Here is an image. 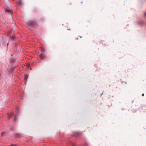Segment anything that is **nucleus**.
<instances>
[{"label": "nucleus", "instance_id": "f257e3e1", "mask_svg": "<svg viewBox=\"0 0 146 146\" xmlns=\"http://www.w3.org/2000/svg\"><path fill=\"white\" fill-rule=\"evenodd\" d=\"M27 23L29 25H33L35 23V22L33 21H29L27 22Z\"/></svg>", "mask_w": 146, "mask_h": 146}, {"label": "nucleus", "instance_id": "f03ea898", "mask_svg": "<svg viewBox=\"0 0 146 146\" xmlns=\"http://www.w3.org/2000/svg\"><path fill=\"white\" fill-rule=\"evenodd\" d=\"M5 11L6 12L8 13H11L12 12V10L10 9H5Z\"/></svg>", "mask_w": 146, "mask_h": 146}, {"label": "nucleus", "instance_id": "7ed1b4c3", "mask_svg": "<svg viewBox=\"0 0 146 146\" xmlns=\"http://www.w3.org/2000/svg\"><path fill=\"white\" fill-rule=\"evenodd\" d=\"M13 114L14 113H13L9 114L8 119H9L10 117H12L13 115Z\"/></svg>", "mask_w": 146, "mask_h": 146}, {"label": "nucleus", "instance_id": "20e7f679", "mask_svg": "<svg viewBox=\"0 0 146 146\" xmlns=\"http://www.w3.org/2000/svg\"><path fill=\"white\" fill-rule=\"evenodd\" d=\"M40 57L41 59H43L44 58V56L43 54H41L40 55Z\"/></svg>", "mask_w": 146, "mask_h": 146}, {"label": "nucleus", "instance_id": "39448f33", "mask_svg": "<svg viewBox=\"0 0 146 146\" xmlns=\"http://www.w3.org/2000/svg\"><path fill=\"white\" fill-rule=\"evenodd\" d=\"M21 0H19L17 2V4L19 6H20L21 5Z\"/></svg>", "mask_w": 146, "mask_h": 146}, {"label": "nucleus", "instance_id": "423d86ee", "mask_svg": "<svg viewBox=\"0 0 146 146\" xmlns=\"http://www.w3.org/2000/svg\"><path fill=\"white\" fill-rule=\"evenodd\" d=\"M40 48L44 52L45 51V48L42 46H40Z\"/></svg>", "mask_w": 146, "mask_h": 146}, {"label": "nucleus", "instance_id": "0eeeda50", "mask_svg": "<svg viewBox=\"0 0 146 146\" xmlns=\"http://www.w3.org/2000/svg\"><path fill=\"white\" fill-rule=\"evenodd\" d=\"M27 78H28V76L27 75H26L25 76V77L24 78V80L25 81H26L27 80Z\"/></svg>", "mask_w": 146, "mask_h": 146}, {"label": "nucleus", "instance_id": "6e6552de", "mask_svg": "<svg viewBox=\"0 0 146 146\" xmlns=\"http://www.w3.org/2000/svg\"><path fill=\"white\" fill-rule=\"evenodd\" d=\"M10 130L12 131H13L14 130L13 127V126H11L10 127Z\"/></svg>", "mask_w": 146, "mask_h": 146}, {"label": "nucleus", "instance_id": "1a4fd4ad", "mask_svg": "<svg viewBox=\"0 0 146 146\" xmlns=\"http://www.w3.org/2000/svg\"><path fill=\"white\" fill-rule=\"evenodd\" d=\"M26 66H27V69H29V64H26Z\"/></svg>", "mask_w": 146, "mask_h": 146}, {"label": "nucleus", "instance_id": "9d476101", "mask_svg": "<svg viewBox=\"0 0 146 146\" xmlns=\"http://www.w3.org/2000/svg\"><path fill=\"white\" fill-rule=\"evenodd\" d=\"M15 37L12 36L11 37V39L12 40H14V39Z\"/></svg>", "mask_w": 146, "mask_h": 146}, {"label": "nucleus", "instance_id": "9b49d317", "mask_svg": "<svg viewBox=\"0 0 146 146\" xmlns=\"http://www.w3.org/2000/svg\"><path fill=\"white\" fill-rule=\"evenodd\" d=\"M16 113H17L18 112V108H16Z\"/></svg>", "mask_w": 146, "mask_h": 146}, {"label": "nucleus", "instance_id": "f8f14e48", "mask_svg": "<svg viewBox=\"0 0 146 146\" xmlns=\"http://www.w3.org/2000/svg\"><path fill=\"white\" fill-rule=\"evenodd\" d=\"M5 133L4 132H3L1 133V136H3V135Z\"/></svg>", "mask_w": 146, "mask_h": 146}, {"label": "nucleus", "instance_id": "ddd939ff", "mask_svg": "<svg viewBox=\"0 0 146 146\" xmlns=\"http://www.w3.org/2000/svg\"><path fill=\"white\" fill-rule=\"evenodd\" d=\"M16 117L15 116H14V121H15L16 120Z\"/></svg>", "mask_w": 146, "mask_h": 146}, {"label": "nucleus", "instance_id": "4468645a", "mask_svg": "<svg viewBox=\"0 0 146 146\" xmlns=\"http://www.w3.org/2000/svg\"><path fill=\"white\" fill-rule=\"evenodd\" d=\"M11 146H17L15 144H12L11 145Z\"/></svg>", "mask_w": 146, "mask_h": 146}, {"label": "nucleus", "instance_id": "2eb2a0df", "mask_svg": "<svg viewBox=\"0 0 146 146\" xmlns=\"http://www.w3.org/2000/svg\"><path fill=\"white\" fill-rule=\"evenodd\" d=\"M72 146H76L75 145H74V144H72Z\"/></svg>", "mask_w": 146, "mask_h": 146}, {"label": "nucleus", "instance_id": "dca6fc26", "mask_svg": "<svg viewBox=\"0 0 146 146\" xmlns=\"http://www.w3.org/2000/svg\"><path fill=\"white\" fill-rule=\"evenodd\" d=\"M76 133L77 134H81V133H78V132H77Z\"/></svg>", "mask_w": 146, "mask_h": 146}, {"label": "nucleus", "instance_id": "f3484780", "mask_svg": "<svg viewBox=\"0 0 146 146\" xmlns=\"http://www.w3.org/2000/svg\"><path fill=\"white\" fill-rule=\"evenodd\" d=\"M85 145L86 146H87L88 145V143H85Z\"/></svg>", "mask_w": 146, "mask_h": 146}, {"label": "nucleus", "instance_id": "a211bd4d", "mask_svg": "<svg viewBox=\"0 0 146 146\" xmlns=\"http://www.w3.org/2000/svg\"><path fill=\"white\" fill-rule=\"evenodd\" d=\"M144 94H143L142 95V96H144Z\"/></svg>", "mask_w": 146, "mask_h": 146}, {"label": "nucleus", "instance_id": "6ab92c4d", "mask_svg": "<svg viewBox=\"0 0 146 146\" xmlns=\"http://www.w3.org/2000/svg\"><path fill=\"white\" fill-rule=\"evenodd\" d=\"M144 15H145V16H146V13H144Z\"/></svg>", "mask_w": 146, "mask_h": 146}, {"label": "nucleus", "instance_id": "aec40b11", "mask_svg": "<svg viewBox=\"0 0 146 146\" xmlns=\"http://www.w3.org/2000/svg\"><path fill=\"white\" fill-rule=\"evenodd\" d=\"M79 36V37H80V38H81L82 37V36Z\"/></svg>", "mask_w": 146, "mask_h": 146}, {"label": "nucleus", "instance_id": "412c9836", "mask_svg": "<svg viewBox=\"0 0 146 146\" xmlns=\"http://www.w3.org/2000/svg\"><path fill=\"white\" fill-rule=\"evenodd\" d=\"M68 30H70V29H68Z\"/></svg>", "mask_w": 146, "mask_h": 146}]
</instances>
